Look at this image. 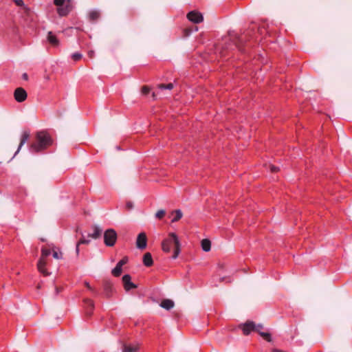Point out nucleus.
<instances>
[{
  "label": "nucleus",
  "instance_id": "4",
  "mask_svg": "<svg viewBox=\"0 0 352 352\" xmlns=\"http://www.w3.org/2000/svg\"><path fill=\"white\" fill-rule=\"evenodd\" d=\"M239 327L242 329L244 335L248 336L251 331H254L256 324L253 321L248 320L245 323L239 324Z\"/></svg>",
  "mask_w": 352,
  "mask_h": 352
},
{
  "label": "nucleus",
  "instance_id": "34",
  "mask_svg": "<svg viewBox=\"0 0 352 352\" xmlns=\"http://www.w3.org/2000/svg\"><path fill=\"white\" fill-rule=\"evenodd\" d=\"M53 257L56 259H60L62 258V254L58 253L57 252L54 251L53 252Z\"/></svg>",
  "mask_w": 352,
  "mask_h": 352
},
{
  "label": "nucleus",
  "instance_id": "30",
  "mask_svg": "<svg viewBox=\"0 0 352 352\" xmlns=\"http://www.w3.org/2000/svg\"><path fill=\"white\" fill-rule=\"evenodd\" d=\"M38 270L44 276H47L49 274V273L47 272V270L45 269V266L41 265L40 268H38Z\"/></svg>",
  "mask_w": 352,
  "mask_h": 352
},
{
  "label": "nucleus",
  "instance_id": "14",
  "mask_svg": "<svg viewBox=\"0 0 352 352\" xmlns=\"http://www.w3.org/2000/svg\"><path fill=\"white\" fill-rule=\"evenodd\" d=\"M29 138H30V133L28 131H24L21 135L19 148H18L16 152L15 153L14 155H16L19 152L20 149L24 145V144L27 142V140H28Z\"/></svg>",
  "mask_w": 352,
  "mask_h": 352
},
{
  "label": "nucleus",
  "instance_id": "33",
  "mask_svg": "<svg viewBox=\"0 0 352 352\" xmlns=\"http://www.w3.org/2000/svg\"><path fill=\"white\" fill-rule=\"evenodd\" d=\"M150 88L148 86H143L142 87V93L144 95H146L149 93Z\"/></svg>",
  "mask_w": 352,
  "mask_h": 352
},
{
  "label": "nucleus",
  "instance_id": "35",
  "mask_svg": "<svg viewBox=\"0 0 352 352\" xmlns=\"http://www.w3.org/2000/svg\"><path fill=\"white\" fill-rule=\"evenodd\" d=\"M85 285L87 287V288L88 289H89L90 291L93 292L94 293H95L96 294H97V292L96 291L89 285V283L87 282H85Z\"/></svg>",
  "mask_w": 352,
  "mask_h": 352
},
{
  "label": "nucleus",
  "instance_id": "5",
  "mask_svg": "<svg viewBox=\"0 0 352 352\" xmlns=\"http://www.w3.org/2000/svg\"><path fill=\"white\" fill-rule=\"evenodd\" d=\"M27 92L22 87H18L14 90V97L18 102H22L27 98Z\"/></svg>",
  "mask_w": 352,
  "mask_h": 352
},
{
  "label": "nucleus",
  "instance_id": "9",
  "mask_svg": "<svg viewBox=\"0 0 352 352\" xmlns=\"http://www.w3.org/2000/svg\"><path fill=\"white\" fill-rule=\"evenodd\" d=\"M131 280V277L129 274H125L122 276V283L126 291H129L131 289H135L137 287V285L132 283Z\"/></svg>",
  "mask_w": 352,
  "mask_h": 352
},
{
  "label": "nucleus",
  "instance_id": "29",
  "mask_svg": "<svg viewBox=\"0 0 352 352\" xmlns=\"http://www.w3.org/2000/svg\"><path fill=\"white\" fill-rule=\"evenodd\" d=\"M46 263L45 258L41 257L37 263V268H40L41 265L45 266Z\"/></svg>",
  "mask_w": 352,
  "mask_h": 352
},
{
  "label": "nucleus",
  "instance_id": "17",
  "mask_svg": "<svg viewBox=\"0 0 352 352\" xmlns=\"http://www.w3.org/2000/svg\"><path fill=\"white\" fill-rule=\"evenodd\" d=\"M47 41L49 43L53 46H58L59 44V41L56 38V36L52 32H49L47 36Z\"/></svg>",
  "mask_w": 352,
  "mask_h": 352
},
{
  "label": "nucleus",
  "instance_id": "10",
  "mask_svg": "<svg viewBox=\"0 0 352 352\" xmlns=\"http://www.w3.org/2000/svg\"><path fill=\"white\" fill-rule=\"evenodd\" d=\"M103 289H104V295L107 298H110L115 289L113 286V284L108 281V280H105L103 283Z\"/></svg>",
  "mask_w": 352,
  "mask_h": 352
},
{
  "label": "nucleus",
  "instance_id": "24",
  "mask_svg": "<svg viewBox=\"0 0 352 352\" xmlns=\"http://www.w3.org/2000/svg\"><path fill=\"white\" fill-rule=\"evenodd\" d=\"M158 88L160 89H172L173 87H174V85L173 83H168L167 85H164V84H160L158 85Z\"/></svg>",
  "mask_w": 352,
  "mask_h": 352
},
{
  "label": "nucleus",
  "instance_id": "8",
  "mask_svg": "<svg viewBox=\"0 0 352 352\" xmlns=\"http://www.w3.org/2000/svg\"><path fill=\"white\" fill-rule=\"evenodd\" d=\"M187 18L189 21L195 23H199L203 21V16L202 14L195 10L191 11L188 13Z\"/></svg>",
  "mask_w": 352,
  "mask_h": 352
},
{
  "label": "nucleus",
  "instance_id": "15",
  "mask_svg": "<svg viewBox=\"0 0 352 352\" xmlns=\"http://www.w3.org/2000/svg\"><path fill=\"white\" fill-rule=\"evenodd\" d=\"M143 263L146 267H151L153 264V258L151 254L146 252L143 256Z\"/></svg>",
  "mask_w": 352,
  "mask_h": 352
},
{
  "label": "nucleus",
  "instance_id": "1",
  "mask_svg": "<svg viewBox=\"0 0 352 352\" xmlns=\"http://www.w3.org/2000/svg\"><path fill=\"white\" fill-rule=\"evenodd\" d=\"M52 139L50 134L45 131H41L36 134V141L30 145L31 152H41L52 144Z\"/></svg>",
  "mask_w": 352,
  "mask_h": 352
},
{
  "label": "nucleus",
  "instance_id": "36",
  "mask_svg": "<svg viewBox=\"0 0 352 352\" xmlns=\"http://www.w3.org/2000/svg\"><path fill=\"white\" fill-rule=\"evenodd\" d=\"M270 170L274 173L277 172L279 169L278 167L275 166L274 165H270Z\"/></svg>",
  "mask_w": 352,
  "mask_h": 352
},
{
  "label": "nucleus",
  "instance_id": "7",
  "mask_svg": "<svg viewBox=\"0 0 352 352\" xmlns=\"http://www.w3.org/2000/svg\"><path fill=\"white\" fill-rule=\"evenodd\" d=\"M128 262V257L124 256L122 260H120L116 265V266L112 270V274L118 277L120 276L122 274V267L124 265H125Z\"/></svg>",
  "mask_w": 352,
  "mask_h": 352
},
{
  "label": "nucleus",
  "instance_id": "16",
  "mask_svg": "<svg viewBox=\"0 0 352 352\" xmlns=\"http://www.w3.org/2000/svg\"><path fill=\"white\" fill-rule=\"evenodd\" d=\"M139 349V345L136 344H124L122 348V352H138Z\"/></svg>",
  "mask_w": 352,
  "mask_h": 352
},
{
  "label": "nucleus",
  "instance_id": "20",
  "mask_svg": "<svg viewBox=\"0 0 352 352\" xmlns=\"http://www.w3.org/2000/svg\"><path fill=\"white\" fill-rule=\"evenodd\" d=\"M82 234V238L77 242L76 246V252L77 255L79 254L80 245H81V244H87V245L90 243L89 240L85 239L84 238L83 234Z\"/></svg>",
  "mask_w": 352,
  "mask_h": 352
},
{
  "label": "nucleus",
  "instance_id": "31",
  "mask_svg": "<svg viewBox=\"0 0 352 352\" xmlns=\"http://www.w3.org/2000/svg\"><path fill=\"white\" fill-rule=\"evenodd\" d=\"M54 4L58 8L65 5V0H54Z\"/></svg>",
  "mask_w": 352,
  "mask_h": 352
},
{
  "label": "nucleus",
  "instance_id": "11",
  "mask_svg": "<svg viewBox=\"0 0 352 352\" xmlns=\"http://www.w3.org/2000/svg\"><path fill=\"white\" fill-rule=\"evenodd\" d=\"M83 302L85 306V314L87 316H90L94 308V302L89 298H85Z\"/></svg>",
  "mask_w": 352,
  "mask_h": 352
},
{
  "label": "nucleus",
  "instance_id": "23",
  "mask_svg": "<svg viewBox=\"0 0 352 352\" xmlns=\"http://www.w3.org/2000/svg\"><path fill=\"white\" fill-rule=\"evenodd\" d=\"M258 334L266 341L272 342V336L270 333L261 331Z\"/></svg>",
  "mask_w": 352,
  "mask_h": 352
},
{
  "label": "nucleus",
  "instance_id": "25",
  "mask_svg": "<svg viewBox=\"0 0 352 352\" xmlns=\"http://www.w3.org/2000/svg\"><path fill=\"white\" fill-rule=\"evenodd\" d=\"M166 214V211L164 210H158L155 214V217L161 219H162Z\"/></svg>",
  "mask_w": 352,
  "mask_h": 352
},
{
  "label": "nucleus",
  "instance_id": "26",
  "mask_svg": "<svg viewBox=\"0 0 352 352\" xmlns=\"http://www.w3.org/2000/svg\"><path fill=\"white\" fill-rule=\"evenodd\" d=\"M50 254V250L45 249L44 248H43L41 249V258H45Z\"/></svg>",
  "mask_w": 352,
  "mask_h": 352
},
{
  "label": "nucleus",
  "instance_id": "27",
  "mask_svg": "<svg viewBox=\"0 0 352 352\" xmlns=\"http://www.w3.org/2000/svg\"><path fill=\"white\" fill-rule=\"evenodd\" d=\"M82 57V55L80 53H74L72 54V58L74 60L78 61L80 59H81Z\"/></svg>",
  "mask_w": 352,
  "mask_h": 352
},
{
  "label": "nucleus",
  "instance_id": "32",
  "mask_svg": "<svg viewBox=\"0 0 352 352\" xmlns=\"http://www.w3.org/2000/svg\"><path fill=\"white\" fill-rule=\"evenodd\" d=\"M264 328L263 327V324H256V327L254 329V331L257 332L258 333H259L260 332L262 331V329Z\"/></svg>",
  "mask_w": 352,
  "mask_h": 352
},
{
  "label": "nucleus",
  "instance_id": "40",
  "mask_svg": "<svg viewBox=\"0 0 352 352\" xmlns=\"http://www.w3.org/2000/svg\"><path fill=\"white\" fill-rule=\"evenodd\" d=\"M133 204L131 202L126 203V208L128 209H131L133 208Z\"/></svg>",
  "mask_w": 352,
  "mask_h": 352
},
{
  "label": "nucleus",
  "instance_id": "2",
  "mask_svg": "<svg viewBox=\"0 0 352 352\" xmlns=\"http://www.w3.org/2000/svg\"><path fill=\"white\" fill-rule=\"evenodd\" d=\"M162 246L165 252H170L172 246H174L173 258H176L178 256L180 252V243L175 233H170L168 237L163 241Z\"/></svg>",
  "mask_w": 352,
  "mask_h": 352
},
{
  "label": "nucleus",
  "instance_id": "6",
  "mask_svg": "<svg viewBox=\"0 0 352 352\" xmlns=\"http://www.w3.org/2000/svg\"><path fill=\"white\" fill-rule=\"evenodd\" d=\"M147 237L144 232H141L138 235L136 240V247L140 250H144L146 248Z\"/></svg>",
  "mask_w": 352,
  "mask_h": 352
},
{
  "label": "nucleus",
  "instance_id": "37",
  "mask_svg": "<svg viewBox=\"0 0 352 352\" xmlns=\"http://www.w3.org/2000/svg\"><path fill=\"white\" fill-rule=\"evenodd\" d=\"M220 282H223L224 280H227L228 282H230V278H228V277H222V278H220L219 279Z\"/></svg>",
  "mask_w": 352,
  "mask_h": 352
},
{
  "label": "nucleus",
  "instance_id": "41",
  "mask_svg": "<svg viewBox=\"0 0 352 352\" xmlns=\"http://www.w3.org/2000/svg\"><path fill=\"white\" fill-rule=\"evenodd\" d=\"M23 78L24 80H28V74H27L26 73H24V74H23Z\"/></svg>",
  "mask_w": 352,
  "mask_h": 352
},
{
  "label": "nucleus",
  "instance_id": "38",
  "mask_svg": "<svg viewBox=\"0 0 352 352\" xmlns=\"http://www.w3.org/2000/svg\"><path fill=\"white\" fill-rule=\"evenodd\" d=\"M88 56L89 58H93L94 56V52L91 50L88 52Z\"/></svg>",
  "mask_w": 352,
  "mask_h": 352
},
{
  "label": "nucleus",
  "instance_id": "13",
  "mask_svg": "<svg viewBox=\"0 0 352 352\" xmlns=\"http://www.w3.org/2000/svg\"><path fill=\"white\" fill-rule=\"evenodd\" d=\"M92 229L94 230V232L92 234H89L88 236L91 237L94 239L100 238L101 236L102 232V228L98 225H94L92 226Z\"/></svg>",
  "mask_w": 352,
  "mask_h": 352
},
{
  "label": "nucleus",
  "instance_id": "28",
  "mask_svg": "<svg viewBox=\"0 0 352 352\" xmlns=\"http://www.w3.org/2000/svg\"><path fill=\"white\" fill-rule=\"evenodd\" d=\"M15 3L16 4V6H21V7H23L24 9L25 10V11H28V8H27L25 5H24V3L23 1V0H13Z\"/></svg>",
  "mask_w": 352,
  "mask_h": 352
},
{
  "label": "nucleus",
  "instance_id": "42",
  "mask_svg": "<svg viewBox=\"0 0 352 352\" xmlns=\"http://www.w3.org/2000/svg\"><path fill=\"white\" fill-rule=\"evenodd\" d=\"M153 98H155V93H153Z\"/></svg>",
  "mask_w": 352,
  "mask_h": 352
},
{
  "label": "nucleus",
  "instance_id": "39",
  "mask_svg": "<svg viewBox=\"0 0 352 352\" xmlns=\"http://www.w3.org/2000/svg\"><path fill=\"white\" fill-rule=\"evenodd\" d=\"M56 294H58L59 292L62 291V287H55Z\"/></svg>",
  "mask_w": 352,
  "mask_h": 352
},
{
  "label": "nucleus",
  "instance_id": "12",
  "mask_svg": "<svg viewBox=\"0 0 352 352\" xmlns=\"http://www.w3.org/2000/svg\"><path fill=\"white\" fill-rule=\"evenodd\" d=\"M72 6L70 4V1L68 0L67 3L65 4L64 6L58 8L57 12L58 14L61 16H66L68 14V13L71 11Z\"/></svg>",
  "mask_w": 352,
  "mask_h": 352
},
{
  "label": "nucleus",
  "instance_id": "19",
  "mask_svg": "<svg viewBox=\"0 0 352 352\" xmlns=\"http://www.w3.org/2000/svg\"><path fill=\"white\" fill-rule=\"evenodd\" d=\"M201 248L204 251L208 252L211 248V242L209 239H205L201 241Z\"/></svg>",
  "mask_w": 352,
  "mask_h": 352
},
{
  "label": "nucleus",
  "instance_id": "3",
  "mask_svg": "<svg viewBox=\"0 0 352 352\" xmlns=\"http://www.w3.org/2000/svg\"><path fill=\"white\" fill-rule=\"evenodd\" d=\"M117 233L112 228L107 229L104 233V243L108 247H112L115 245L117 240Z\"/></svg>",
  "mask_w": 352,
  "mask_h": 352
},
{
  "label": "nucleus",
  "instance_id": "22",
  "mask_svg": "<svg viewBox=\"0 0 352 352\" xmlns=\"http://www.w3.org/2000/svg\"><path fill=\"white\" fill-rule=\"evenodd\" d=\"M100 12L97 10H92L89 13V19L91 21H95L100 18Z\"/></svg>",
  "mask_w": 352,
  "mask_h": 352
},
{
  "label": "nucleus",
  "instance_id": "21",
  "mask_svg": "<svg viewBox=\"0 0 352 352\" xmlns=\"http://www.w3.org/2000/svg\"><path fill=\"white\" fill-rule=\"evenodd\" d=\"M172 214H174V217L172 219V222L178 221L183 216V213L181 210H175L172 212Z\"/></svg>",
  "mask_w": 352,
  "mask_h": 352
},
{
  "label": "nucleus",
  "instance_id": "18",
  "mask_svg": "<svg viewBox=\"0 0 352 352\" xmlns=\"http://www.w3.org/2000/svg\"><path fill=\"white\" fill-rule=\"evenodd\" d=\"M174 302L170 299H164L161 302L160 306L167 310L172 309L174 307Z\"/></svg>",
  "mask_w": 352,
  "mask_h": 352
}]
</instances>
